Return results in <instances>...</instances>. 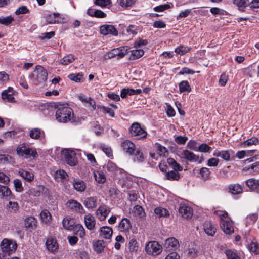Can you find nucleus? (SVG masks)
<instances>
[{
	"mask_svg": "<svg viewBox=\"0 0 259 259\" xmlns=\"http://www.w3.org/2000/svg\"><path fill=\"white\" fill-rule=\"evenodd\" d=\"M258 143V140L256 137H252L251 138L245 141L242 144L245 146H250L253 145H257Z\"/></svg>",
	"mask_w": 259,
	"mask_h": 259,
	"instance_id": "nucleus-51",
	"label": "nucleus"
},
{
	"mask_svg": "<svg viewBox=\"0 0 259 259\" xmlns=\"http://www.w3.org/2000/svg\"><path fill=\"white\" fill-rule=\"evenodd\" d=\"M144 54V51L142 49H135L131 51V58L133 59H136L140 58Z\"/></svg>",
	"mask_w": 259,
	"mask_h": 259,
	"instance_id": "nucleus-48",
	"label": "nucleus"
},
{
	"mask_svg": "<svg viewBox=\"0 0 259 259\" xmlns=\"http://www.w3.org/2000/svg\"><path fill=\"white\" fill-rule=\"evenodd\" d=\"M62 154L68 165L72 166L76 165L77 161L75 158V153L73 151L64 149L62 151Z\"/></svg>",
	"mask_w": 259,
	"mask_h": 259,
	"instance_id": "nucleus-10",
	"label": "nucleus"
},
{
	"mask_svg": "<svg viewBox=\"0 0 259 259\" xmlns=\"http://www.w3.org/2000/svg\"><path fill=\"white\" fill-rule=\"evenodd\" d=\"M40 219L42 222L48 224L51 219V215L49 211L46 209L43 210L40 214Z\"/></svg>",
	"mask_w": 259,
	"mask_h": 259,
	"instance_id": "nucleus-34",
	"label": "nucleus"
},
{
	"mask_svg": "<svg viewBox=\"0 0 259 259\" xmlns=\"http://www.w3.org/2000/svg\"><path fill=\"white\" fill-rule=\"evenodd\" d=\"M74 60L75 58L74 55L72 54H69L66 56H64L62 59H61L60 60L59 63L61 64L67 65L72 63Z\"/></svg>",
	"mask_w": 259,
	"mask_h": 259,
	"instance_id": "nucleus-36",
	"label": "nucleus"
},
{
	"mask_svg": "<svg viewBox=\"0 0 259 259\" xmlns=\"http://www.w3.org/2000/svg\"><path fill=\"white\" fill-rule=\"evenodd\" d=\"M110 212V208L105 205L100 206L96 211V215L100 221H104Z\"/></svg>",
	"mask_w": 259,
	"mask_h": 259,
	"instance_id": "nucleus-14",
	"label": "nucleus"
},
{
	"mask_svg": "<svg viewBox=\"0 0 259 259\" xmlns=\"http://www.w3.org/2000/svg\"><path fill=\"white\" fill-rule=\"evenodd\" d=\"M172 3L159 5L154 8V10L157 12H162L172 7Z\"/></svg>",
	"mask_w": 259,
	"mask_h": 259,
	"instance_id": "nucleus-53",
	"label": "nucleus"
},
{
	"mask_svg": "<svg viewBox=\"0 0 259 259\" xmlns=\"http://www.w3.org/2000/svg\"><path fill=\"white\" fill-rule=\"evenodd\" d=\"M56 119L59 122L66 123L70 121L73 116L71 108L64 104H59L56 106Z\"/></svg>",
	"mask_w": 259,
	"mask_h": 259,
	"instance_id": "nucleus-1",
	"label": "nucleus"
},
{
	"mask_svg": "<svg viewBox=\"0 0 259 259\" xmlns=\"http://www.w3.org/2000/svg\"><path fill=\"white\" fill-rule=\"evenodd\" d=\"M167 162L174 170L178 171H182L183 170V167L173 158H167Z\"/></svg>",
	"mask_w": 259,
	"mask_h": 259,
	"instance_id": "nucleus-32",
	"label": "nucleus"
},
{
	"mask_svg": "<svg viewBox=\"0 0 259 259\" xmlns=\"http://www.w3.org/2000/svg\"><path fill=\"white\" fill-rule=\"evenodd\" d=\"M179 90L181 92L189 93L191 91V88L188 81H182L179 84Z\"/></svg>",
	"mask_w": 259,
	"mask_h": 259,
	"instance_id": "nucleus-42",
	"label": "nucleus"
},
{
	"mask_svg": "<svg viewBox=\"0 0 259 259\" xmlns=\"http://www.w3.org/2000/svg\"><path fill=\"white\" fill-rule=\"evenodd\" d=\"M79 100L84 103V105L87 107H92L93 109H96V102L95 100L90 98L87 97L84 95L80 94L78 95Z\"/></svg>",
	"mask_w": 259,
	"mask_h": 259,
	"instance_id": "nucleus-18",
	"label": "nucleus"
},
{
	"mask_svg": "<svg viewBox=\"0 0 259 259\" xmlns=\"http://www.w3.org/2000/svg\"><path fill=\"white\" fill-rule=\"evenodd\" d=\"M133 212L135 215L140 218L144 217L145 215L143 208L140 205H136L134 207Z\"/></svg>",
	"mask_w": 259,
	"mask_h": 259,
	"instance_id": "nucleus-49",
	"label": "nucleus"
},
{
	"mask_svg": "<svg viewBox=\"0 0 259 259\" xmlns=\"http://www.w3.org/2000/svg\"><path fill=\"white\" fill-rule=\"evenodd\" d=\"M229 192L234 195L241 194L243 191L242 186L239 184H232L228 186Z\"/></svg>",
	"mask_w": 259,
	"mask_h": 259,
	"instance_id": "nucleus-25",
	"label": "nucleus"
},
{
	"mask_svg": "<svg viewBox=\"0 0 259 259\" xmlns=\"http://www.w3.org/2000/svg\"><path fill=\"white\" fill-rule=\"evenodd\" d=\"M249 249L250 251L255 254H259V244L256 242H252L249 245Z\"/></svg>",
	"mask_w": 259,
	"mask_h": 259,
	"instance_id": "nucleus-58",
	"label": "nucleus"
},
{
	"mask_svg": "<svg viewBox=\"0 0 259 259\" xmlns=\"http://www.w3.org/2000/svg\"><path fill=\"white\" fill-rule=\"evenodd\" d=\"M218 214L220 216V226L224 232L227 234L232 233L234 232L232 222L227 212L220 211Z\"/></svg>",
	"mask_w": 259,
	"mask_h": 259,
	"instance_id": "nucleus-4",
	"label": "nucleus"
},
{
	"mask_svg": "<svg viewBox=\"0 0 259 259\" xmlns=\"http://www.w3.org/2000/svg\"><path fill=\"white\" fill-rule=\"evenodd\" d=\"M198 249L195 247H189L188 250V254L189 256L195 258L199 255Z\"/></svg>",
	"mask_w": 259,
	"mask_h": 259,
	"instance_id": "nucleus-50",
	"label": "nucleus"
},
{
	"mask_svg": "<svg viewBox=\"0 0 259 259\" xmlns=\"http://www.w3.org/2000/svg\"><path fill=\"white\" fill-rule=\"evenodd\" d=\"M179 212L185 219L191 218L193 215V209L188 205L181 204L179 207Z\"/></svg>",
	"mask_w": 259,
	"mask_h": 259,
	"instance_id": "nucleus-16",
	"label": "nucleus"
},
{
	"mask_svg": "<svg viewBox=\"0 0 259 259\" xmlns=\"http://www.w3.org/2000/svg\"><path fill=\"white\" fill-rule=\"evenodd\" d=\"M98 108L100 109L103 113L108 114L112 117L114 116V111L110 108L104 106H98Z\"/></svg>",
	"mask_w": 259,
	"mask_h": 259,
	"instance_id": "nucleus-52",
	"label": "nucleus"
},
{
	"mask_svg": "<svg viewBox=\"0 0 259 259\" xmlns=\"http://www.w3.org/2000/svg\"><path fill=\"white\" fill-rule=\"evenodd\" d=\"M203 229L205 233L210 236H213L217 230L215 225L210 222H205Z\"/></svg>",
	"mask_w": 259,
	"mask_h": 259,
	"instance_id": "nucleus-20",
	"label": "nucleus"
},
{
	"mask_svg": "<svg viewBox=\"0 0 259 259\" xmlns=\"http://www.w3.org/2000/svg\"><path fill=\"white\" fill-rule=\"evenodd\" d=\"M101 149L102 151L106 154V155L109 157H112V150L110 147L107 145L101 146Z\"/></svg>",
	"mask_w": 259,
	"mask_h": 259,
	"instance_id": "nucleus-63",
	"label": "nucleus"
},
{
	"mask_svg": "<svg viewBox=\"0 0 259 259\" xmlns=\"http://www.w3.org/2000/svg\"><path fill=\"white\" fill-rule=\"evenodd\" d=\"M18 173L21 177L29 182H32L34 179V174L32 172L21 169L19 170Z\"/></svg>",
	"mask_w": 259,
	"mask_h": 259,
	"instance_id": "nucleus-27",
	"label": "nucleus"
},
{
	"mask_svg": "<svg viewBox=\"0 0 259 259\" xmlns=\"http://www.w3.org/2000/svg\"><path fill=\"white\" fill-rule=\"evenodd\" d=\"M47 76L48 72L45 68L40 65L35 67L32 74V78L37 83L45 82L47 80Z\"/></svg>",
	"mask_w": 259,
	"mask_h": 259,
	"instance_id": "nucleus-6",
	"label": "nucleus"
},
{
	"mask_svg": "<svg viewBox=\"0 0 259 259\" xmlns=\"http://www.w3.org/2000/svg\"><path fill=\"white\" fill-rule=\"evenodd\" d=\"M17 155L24 158H35L37 156V153L34 148L30 147L29 145L23 144L18 145L16 149Z\"/></svg>",
	"mask_w": 259,
	"mask_h": 259,
	"instance_id": "nucleus-3",
	"label": "nucleus"
},
{
	"mask_svg": "<svg viewBox=\"0 0 259 259\" xmlns=\"http://www.w3.org/2000/svg\"><path fill=\"white\" fill-rule=\"evenodd\" d=\"M233 2L241 11H244V9L249 4L248 0H233Z\"/></svg>",
	"mask_w": 259,
	"mask_h": 259,
	"instance_id": "nucleus-33",
	"label": "nucleus"
},
{
	"mask_svg": "<svg viewBox=\"0 0 259 259\" xmlns=\"http://www.w3.org/2000/svg\"><path fill=\"white\" fill-rule=\"evenodd\" d=\"M210 149L211 147H210L206 144L203 143L201 144L198 147H197V150H196V151L206 153L209 152Z\"/></svg>",
	"mask_w": 259,
	"mask_h": 259,
	"instance_id": "nucleus-64",
	"label": "nucleus"
},
{
	"mask_svg": "<svg viewBox=\"0 0 259 259\" xmlns=\"http://www.w3.org/2000/svg\"><path fill=\"white\" fill-rule=\"evenodd\" d=\"M100 31L101 34L104 35H112L116 36L118 32L116 28L112 25H103L100 26Z\"/></svg>",
	"mask_w": 259,
	"mask_h": 259,
	"instance_id": "nucleus-12",
	"label": "nucleus"
},
{
	"mask_svg": "<svg viewBox=\"0 0 259 259\" xmlns=\"http://www.w3.org/2000/svg\"><path fill=\"white\" fill-rule=\"evenodd\" d=\"M14 185L16 191L18 192H21L23 191V188L20 180L18 179H15L14 180Z\"/></svg>",
	"mask_w": 259,
	"mask_h": 259,
	"instance_id": "nucleus-61",
	"label": "nucleus"
},
{
	"mask_svg": "<svg viewBox=\"0 0 259 259\" xmlns=\"http://www.w3.org/2000/svg\"><path fill=\"white\" fill-rule=\"evenodd\" d=\"M100 235L105 239H109L112 235L113 231L111 228L108 226H103L100 229Z\"/></svg>",
	"mask_w": 259,
	"mask_h": 259,
	"instance_id": "nucleus-24",
	"label": "nucleus"
},
{
	"mask_svg": "<svg viewBox=\"0 0 259 259\" xmlns=\"http://www.w3.org/2000/svg\"><path fill=\"white\" fill-rule=\"evenodd\" d=\"M134 154V161L141 162L144 159L143 154L139 149H136Z\"/></svg>",
	"mask_w": 259,
	"mask_h": 259,
	"instance_id": "nucleus-57",
	"label": "nucleus"
},
{
	"mask_svg": "<svg viewBox=\"0 0 259 259\" xmlns=\"http://www.w3.org/2000/svg\"><path fill=\"white\" fill-rule=\"evenodd\" d=\"M104 168H106L109 171L114 172L117 170L116 165L111 161H109Z\"/></svg>",
	"mask_w": 259,
	"mask_h": 259,
	"instance_id": "nucleus-56",
	"label": "nucleus"
},
{
	"mask_svg": "<svg viewBox=\"0 0 259 259\" xmlns=\"http://www.w3.org/2000/svg\"><path fill=\"white\" fill-rule=\"evenodd\" d=\"M46 20L48 23L56 24L60 23L61 18L58 13H52L49 14L46 16Z\"/></svg>",
	"mask_w": 259,
	"mask_h": 259,
	"instance_id": "nucleus-22",
	"label": "nucleus"
},
{
	"mask_svg": "<svg viewBox=\"0 0 259 259\" xmlns=\"http://www.w3.org/2000/svg\"><path fill=\"white\" fill-rule=\"evenodd\" d=\"M130 135L138 140L143 139L146 138L147 132L141 127L138 122L133 123L129 129Z\"/></svg>",
	"mask_w": 259,
	"mask_h": 259,
	"instance_id": "nucleus-5",
	"label": "nucleus"
},
{
	"mask_svg": "<svg viewBox=\"0 0 259 259\" xmlns=\"http://www.w3.org/2000/svg\"><path fill=\"white\" fill-rule=\"evenodd\" d=\"M73 185L74 189L78 192L83 191L86 188L84 182L82 180L79 179H76L74 180Z\"/></svg>",
	"mask_w": 259,
	"mask_h": 259,
	"instance_id": "nucleus-28",
	"label": "nucleus"
},
{
	"mask_svg": "<svg viewBox=\"0 0 259 259\" xmlns=\"http://www.w3.org/2000/svg\"><path fill=\"white\" fill-rule=\"evenodd\" d=\"M2 97L3 100H6L10 102H14L15 100L14 97L6 91H4L2 93Z\"/></svg>",
	"mask_w": 259,
	"mask_h": 259,
	"instance_id": "nucleus-55",
	"label": "nucleus"
},
{
	"mask_svg": "<svg viewBox=\"0 0 259 259\" xmlns=\"http://www.w3.org/2000/svg\"><path fill=\"white\" fill-rule=\"evenodd\" d=\"M6 208L10 212L16 213L19 212L20 206L17 202L9 201L6 205Z\"/></svg>",
	"mask_w": 259,
	"mask_h": 259,
	"instance_id": "nucleus-23",
	"label": "nucleus"
},
{
	"mask_svg": "<svg viewBox=\"0 0 259 259\" xmlns=\"http://www.w3.org/2000/svg\"><path fill=\"white\" fill-rule=\"evenodd\" d=\"M67 207L74 212L82 213L84 212L81 204L75 200L71 199L67 201Z\"/></svg>",
	"mask_w": 259,
	"mask_h": 259,
	"instance_id": "nucleus-13",
	"label": "nucleus"
},
{
	"mask_svg": "<svg viewBox=\"0 0 259 259\" xmlns=\"http://www.w3.org/2000/svg\"><path fill=\"white\" fill-rule=\"evenodd\" d=\"M137 27L131 25L126 29V31L129 35H131L132 37L136 35L137 33Z\"/></svg>",
	"mask_w": 259,
	"mask_h": 259,
	"instance_id": "nucleus-62",
	"label": "nucleus"
},
{
	"mask_svg": "<svg viewBox=\"0 0 259 259\" xmlns=\"http://www.w3.org/2000/svg\"><path fill=\"white\" fill-rule=\"evenodd\" d=\"M131 228L130 221L126 218H123L119 225V229L121 232H126Z\"/></svg>",
	"mask_w": 259,
	"mask_h": 259,
	"instance_id": "nucleus-29",
	"label": "nucleus"
},
{
	"mask_svg": "<svg viewBox=\"0 0 259 259\" xmlns=\"http://www.w3.org/2000/svg\"><path fill=\"white\" fill-rule=\"evenodd\" d=\"M180 157L181 158L184 159L190 162H196L198 161L199 163H202L203 160V158H201L199 159V157L198 155L195 154L193 152L189 151L187 149H184L181 152Z\"/></svg>",
	"mask_w": 259,
	"mask_h": 259,
	"instance_id": "nucleus-9",
	"label": "nucleus"
},
{
	"mask_svg": "<svg viewBox=\"0 0 259 259\" xmlns=\"http://www.w3.org/2000/svg\"><path fill=\"white\" fill-rule=\"evenodd\" d=\"M154 212L155 214L159 217H166L169 215L168 211L162 207H157L155 209Z\"/></svg>",
	"mask_w": 259,
	"mask_h": 259,
	"instance_id": "nucleus-47",
	"label": "nucleus"
},
{
	"mask_svg": "<svg viewBox=\"0 0 259 259\" xmlns=\"http://www.w3.org/2000/svg\"><path fill=\"white\" fill-rule=\"evenodd\" d=\"M46 245L48 251L54 253L58 248V245L57 241L55 238L52 236H49L46 241Z\"/></svg>",
	"mask_w": 259,
	"mask_h": 259,
	"instance_id": "nucleus-15",
	"label": "nucleus"
},
{
	"mask_svg": "<svg viewBox=\"0 0 259 259\" xmlns=\"http://www.w3.org/2000/svg\"><path fill=\"white\" fill-rule=\"evenodd\" d=\"M43 132L38 128L32 129L29 132V136L34 139H38L40 137Z\"/></svg>",
	"mask_w": 259,
	"mask_h": 259,
	"instance_id": "nucleus-40",
	"label": "nucleus"
},
{
	"mask_svg": "<svg viewBox=\"0 0 259 259\" xmlns=\"http://www.w3.org/2000/svg\"><path fill=\"white\" fill-rule=\"evenodd\" d=\"M191 48L190 47L184 45H181L175 49V52L180 55H184L189 52Z\"/></svg>",
	"mask_w": 259,
	"mask_h": 259,
	"instance_id": "nucleus-37",
	"label": "nucleus"
},
{
	"mask_svg": "<svg viewBox=\"0 0 259 259\" xmlns=\"http://www.w3.org/2000/svg\"><path fill=\"white\" fill-rule=\"evenodd\" d=\"M225 254L228 259H240L236 250L228 249L226 250Z\"/></svg>",
	"mask_w": 259,
	"mask_h": 259,
	"instance_id": "nucleus-43",
	"label": "nucleus"
},
{
	"mask_svg": "<svg viewBox=\"0 0 259 259\" xmlns=\"http://www.w3.org/2000/svg\"><path fill=\"white\" fill-rule=\"evenodd\" d=\"M199 174L202 179L206 180L209 179L210 172L209 168L202 167L199 170Z\"/></svg>",
	"mask_w": 259,
	"mask_h": 259,
	"instance_id": "nucleus-38",
	"label": "nucleus"
},
{
	"mask_svg": "<svg viewBox=\"0 0 259 259\" xmlns=\"http://www.w3.org/2000/svg\"><path fill=\"white\" fill-rule=\"evenodd\" d=\"M69 79L76 82H81L83 81L82 75L80 73L70 74L68 76Z\"/></svg>",
	"mask_w": 259,
	"mask_h": 259,
	"instance_id": "nucleus-46",
	"label": "nucleus"
},
{
	"mask_svg": "<svg viewBox=\"0 0 259 259\" xmlns=\"http://www.w3.org/2000/svg\"><path fill=\"white\" fill-rule=\"evenodd\" d=\"M166 179L169 180H178L180 178V174L177 170H171L167 172L165 175Z\"/></svg>",
	"mask_w": 259,
	"mask_h": 259,
	"instance_id": "nucleus-35",
	"label": "nucleus"
},
{
	"mask_svg": "<svg viewBox=\"0 0 259 259\" xmlns=\"http://www.w3.org/2000/svg\"><path fill=\"white\" fill-rule=\"evenodd\" d=\"M145 250L149 254L157 255L161 252L162 247L157 242L151 241L146 245Z\"/></svg>",
	"mask_w": 259,
	"mask_h": 259,
	"instance_id": "nucleus-8",
	"label": "nucleus"
},
{
	"mask_svg": "<svg viewBox=\"0 0 259 259\" xmlns=\"http://www.w3.org/2000/svg\"><path fill=\"white\" fill-rule=\"evenodd\" d=\"M0 247L2 251L0 253V258L8 259L16 251L17 244L14 240L5 238L2 241Z\"/></svg>",
	"mask_w": 259,
	"mask_h": 259,
	"instance_id": "nucleus-2",
	"label": "nucleus"
},
{
	"mask_svg": "<svg viewBox=\"0 0 259 259\" xmlns=\"http://www.w3.org/2000/svg\"><path fill=\"white\" fill-rule=\"evenodd\" d=\"M36 225V221L34 217H27L24 221V226L26 228H33V227Z\"/></svg>",
	"mask_w": 259,
	"mask_h": 259,
	"instance_id": "nucleus-39",
	"label": "nucleus"
},
{
	"mask_svg": "<svg viewBox=\"0 0 259 259\" xmlns=\"http://www.w3.org/2000/svg\"><path fill=\"white\" fill-rule=\"evenodd\" d=\"M84 222L88 229L92 230L95 228L96 220L92 214L90 213L86 214L84 217Z\"/></svg>",
	"mask_w": 259,
	"mask_h": 259,
	"instance_id": "nucleus-17",
	"label": "nucleus"
},
{
	"mask_svg": "<svg viewBox=\"0 0 259 259\" xmlns=\"http://www.w3.org/2000/svg\"><path fill=\"white\" fill-rule=\"evenodd\" d=\"M74 229L76 234L81 238H83L85 236V229L81 224H76Z\"/></svg>",
	"mask_w": 259,
	"mask_h": 259,
	"instance_id": "nucleus-45",
	"label": "nucleus"
},
{
	"mask_svg": "<svg viewBox=\"0 0 259 259\" xmlns=\"http://www.w3.org/2000/svg\"><path fill=\"white\" fill-rule=\"evenodd\" d=\"M127 53V49L125 47L115 48L106 53L103 56V59L104 60H107L116 56H117L118 58H121L124 57Z\"/></svg>",
	"mask_w": 259,
	"mask_h": 259,
	"instance_id": "nucleus-7",
	"label": "nucleus"
},
{
	"mask_svg": "<svg viewBox=\"0 0 259 259\" xmlns=\"http://www.w3.org/2000/svg\"><path fill=\"white\" fill-rule=\"evenodd\" d=\"M128 248L131 252H137L139 246L137 241L134 238H132L128 244Z\"/></svg>",
	"mask_w": 259,
	"mask_h": 259,
	"instance_id": "nucleus-44",
	"label": "nucleus"
},
{
	"mask_svg": "<svg viewBox=\"0 0 259 259\" xmlns=\"http://www.w3.org/2000/svg\"><path fill=\"white\" fill-rule=\"evenodd\" d=\"M94 246L95 250L97 253H101L104 248V242L101 240L97 241L95 243Z\"/></svg>",
	"mask_w": 259,
	"mask_h": 259,
	"instance_id": "nucleus-54",
	"label": "nucleus"
},
{
	"mask_svg": "<svg viewBox=\"0 0 259 259\" xmlns=\"http://www.w3.org/2000/svg\"><path fill=\"white\" fill-rule=\"evenodd\" d=\"M164 247L168 250H175L179 246V241L174 237H170L165 240Z\"/></svg>",
	"mask_w": 259,
	"mask_h": 259,
	"instance_id": "nucleus-19",
	"label": "nucleus"
},
{
	"mask_svg": "<svg viewBox=\"0 0 259 259\" xmlns=\"http://www.w3.org/2000/svg\"><path fill=\"white\" fill-rule=\"evenodd\" d=\"M257 183V180H256L253 178L248 179L245 181V184L247 185V186L251 190L254 191L255 192L256 188Z\"/></svg>",
	"mask_w": 259,
	"mask_h": 259,
	"instance_id": "nucleus-41",
	"label": "nucleus"
},
{
	"mask_svg": "<svg viewBox=\"0 0 259 259\" xmlns=\"http://www.w3.org/2000/svg\"><path fill=\"white\" fill-rule=\"evenodd\" d=\"M121 147L123 151L129 155H133L136 149L135 144L128 140H125L122 142Z\"/></svg>",
	"mask_w": 259,
	"mask_h": 259,
	"instance_id": "nucleus-11",
	"label": "nucleus"
},
{
	"mask_svg": "<svg viewBox=\"0 0 259 259\" xmlns=\"http://www.w3.org/2000/svg\"><path fill=\"white\" fill-rule=\"evenodd\" d=\"M11 194L12 192L7 186L0 185V197L1 198H7Z\"/></svg>",
	"mask_w": 259,
	"mask_h": 259,
	"instance_id": "nucleus-31",
	"label": "nucleus"
},
{
	"mask_svg": "<svg viewBox=\"0 0 259 259\" xmlns=\"http://www.w3.org/2000/svg\"><path fill=\"white\" fill-rule=\"evenodd\" d=\"M83 204L88 209H93L97 206V199L93 197H88L84 200Z\"/></svg>",
	"mask_w": 259,
	"mask_h": 259,
	"instance_id": "nucleus-26",
	"label": "nucleus"
},
{
	"mask_svg": "<svg viewBox=\"0 0 259 259\" xmlns=\"http://www.w3.org/2000/svg\"><path fill=\"white\" fill-rule=\"evenodd\" d=\"M62 224L64 228L68 230H72L76 225L74 220L69 217H67L63 220Z\"/></svg>",
	"mask_w": 259,
	"mask_h": 259,
	"instance_id": "nucleus-21",
	"label": "nucleus"
},
{
	"mask_svg": "<svg viewBox=\"0 0 259 259\" xmlns=\"http://www.w3.org/2000/svg\"><path fill=\"white\" fill-rule=\"evenodd\" d=\"M94 176L95 180L99 183H104L106 180L105 174L103 172L97 170L94 172Z\"/></svg>",
	"mask_w": 259,
	"mask_h": 259,
	"instance_id": "nucleus-30",
	"label": "nucleus"
},
{
	"mask_svg": "<svg viewBox=\"0 0 259 259\" xmlns=\"http://www.w3.org/2000/svg\"><path fill=\"white\" fill-rule=\"evenodd\" d=\"M156 148L159 154L161 156H166L168 154V151L166 148L160 144L156 145Z\"/></svg>",
	"mask_w": 259,
	"mask_h": 259,
	"instance_id": "nucleus-60",
	"label": "nucleus"
},
{
	"mask_svg": "<svg viewBox=\"0 0 259 259\" xmlns=\"http://www.w3.org/2000/svg\"><path fill=\"white\" fill-rule=\"evenodd\" d=\"M258 219V214L256 213L250 214L246 217V223L251 224L256 222Z\"/></svg>",
	"mask_w": 259,
	"mask_h": 259,
	"instance_id": "nucleus-59",
	"label": "nucleus"
}]
</instances>
